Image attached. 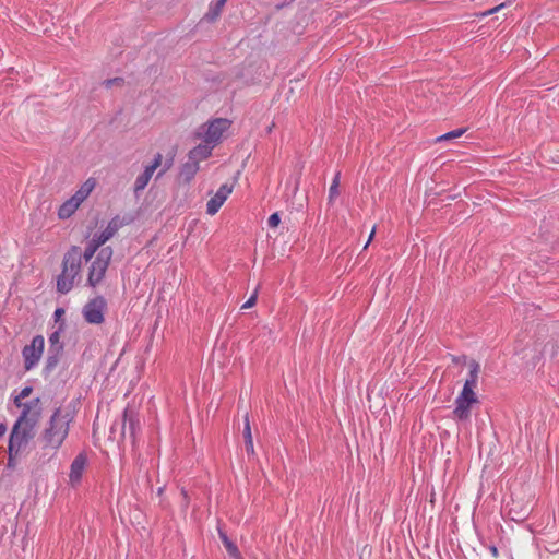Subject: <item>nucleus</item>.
<instances>
[{"label": "nucleus", "mask_w": 559, "mask_h": 559, "mask_svg": "<svg viewBox=\"0 0 559 559\" xmlns=\"http://www.w3.org/2000/svg\"><path fill=\"white\" fill-rule=\"evenodd\" d=\"M73 414L62 407H58L49 418L45 429L38 439L45 454L55 455L67 439L72 423Z\"/></svg>", "instance_id": "obj_1"}, {"label": "nucleus", "mask_w": 559, "mask_h": 559, "mask_svg": "<svg viewBox=\"0 0 559 559\" xmlns=\"http://www.w3.org/2000/svg\"><path fill=\"white\" fill-rule=\"evenodd\" d=\"M82 253L79 247L73 246L63 257L62 271L57 278V290L61 294L69 293L74 281L81 272Z\"/></svg>", "instance_id": "obj_2"}, {"label": "nucleus", "mask_w": 559, "mask_h": 559, "mask_svg": "<svg viewBox=\"0 0 559 559\" xmlns=\"http://www.w3.org/2000/svg\"><path fill=\"white\" fill-rule=\"evenodd\" d=\"M37 424L16 419L9 438V460L17 457L37 435Z\"/></svg>", "instance_id": "obj_3"}, {"label": "nucleus", "mask_w": 559, "mask_h": 559, "mask_svg": "<svg viewBox=\"0 0 559 559\" xmlns=\"http://www.w3.org/2000/svg\"><path fill=\"white\" fill-rule=\"evenodd\" d=\"M231 121L226 118H216L201 126L197 136L215 147L223 139L224 133L230 128Z\"/></svg>", "instance_id": "obj_4"}, {"label": "nucleus", "mask_w": 559, "mask_h": 559, "mask_svg": "<svg viewBox=\"0 0 559 559\" xmlns=\"http://www.w3.org/2000/svg\"><path fill=\"white\" fill-rule=\"evenodd\" d=\"M95 186V179L88 178L70 199L60 205L58 210L59 218L67 219L71 217L79 206L87 199Z\"/></svg>", "instance_id": "obj_5"}, {"label": "nucleus", "mask_w": 559, "mask_h": 559, "mask_svg": "<svg viewBox=\"0 0 559 559\" xmlns=\"http://www.w3.org/2000/svg\"><path fill=\"white\" fill-rule=\"evenodd\" d=\"M112 258V249L110 247L102 248L95 260L92 262L90 272H88V284L95 287L99 284L109 266V263Z\"/></svg>", "instance_id": "obj_6"}, {"label": "nucleus", "mask_w": 559, "mask_h": 559, "mask_svg": "<svg viewBox=\"0 0 559 559\" xmlns=\"http://www.w3.org/2000/svg\"><path fill=\"white\" fill-rule=\"evenodd\" d=\"M107 302L104 297L97 296L91 299L83 307L82 314L90 324H102L105 321V311Z\"/></svg>", "instance_id": "obj_7"}, {"label": "nucleus", "mask_w": 559, "mask_h": 559, "mask_svg": "<svg viewBox=\"0 0 559 559\" xmlns=\"http://www.w3.org/2000/svg\"><path fill=\"white\" fill-rule=\"evenodd\" d=\"M479 403L477 394H465L460 392L454 401L453 417L456 420H468L474 405Z\"/></svg>", "instance_id": "obj_8"}, {"label": "nucleus", "mask_w": 559, "mask_h": 559, "mask_svg": "<svg viewBox=\"0 0 559 559\" xmlns=\"http://www.w3.org/2000/svg\"><path fill=\"white\" fill-rule=\"evenodd\" d=\"M16 407L21 409L17 419L39 425L43 417V406L39 397L25 403H17Z\"/></svg>", "instance_id": "obj_9"}, {"label": "nucleus", "mask_w": 559, "mask_h": 559, "mask_svg": "<svg viewBox=\"0 0 559 559\" xmlns=\"http://www.w3.org/2000/svg\"><path fill=\"white\" fill-rule=\"evenodd\" d=\"M45 340L41 335L35 336L29 345L23 348V358L25 369L31 370L41 358L44 352Z\"/></svg>", "instance_id": "obj_10"}, {"label": "nucleus", "mask_w": 559, "mask_h": 559, "mask_svg": "<svg viewBox=\"0 0 559 559\" xmlns=\"http://www.w3.org/2000/svg\"><path fill=\"white\" fill-rule=\"evenodd\" d=\"M162 163H163V155L160 153H157L154 156L152 164L147 165L145 167L144 171L136 177L135 182H134V192L142 191L146 188V186L148 185L155 170L162 166Z\"/></svg>", "instance_id": "obj_11"}, {"label": "nucleus", "mask_w": 559, "mask_h": 559, "mask_svg": "<svg viewBox=\"0 0 559 559\" xmlns=\"http://www.w3.org/2000/svg\"><path fill=\"white\" fill-rule=\"evenodd\" d=\"M233 192V186L224 183L206 203V213L215 215Z\"/></svg>", "instance_id": "obj_12"}, {"label": "nucleus", "mask_w": 559, "mask_h": 559, "mask_svg": "<svg viewBox=\"0 0 559 559\" xmlns=\"http://www.w3.org/2000/svg\"><path fill=\"white\" fill-rule=\"evenodd\" d=\"M139 429V419L133 409L127 407L123 412L122 423L119 427V438L124 439L127 430L132 439L135 438L136 430Z\"/></svg>", "instance_id": "obj_13"}, {"label": "nucleus", "mask_w": 559, "mask_h": 559, "mask_svg": "<svg viewBox=\"0 0 559 559\" xmlns=\"http://www.w3.org/2000/svg\"><path fill=\"white\" fill-rule=\"evenodd\" d=\"M479 372H480L479 364L477 361L473 360L469 364L468 378L464 382L463 389L461 391L462 393H465V394H477L475 390H476L477 384H478Z\"/></svg>", "instance_id": "obj_14"}, {"label": "nucleus", "mask_w": 559, "mask_h": 559, "mask_svg": "<svg viewBox=\"0 0 559 559\" xmlns=\"http://www.w3.org/2000/svg\"><path fill=\"white\" fill-rule=\"evenodd\" d=\"M213 146L209 143L201 142L199 145L190 150L188 159L195 162L200 166L202 160L207 159L212 155Z\"/></svg>", "instance_id": "obj_15"}, {"label": "nucleus", "mask_w": 559, "mask_h": 559, "mask_svg": "<svg viewBox=\"0 0 559 559\" xmlns=\"http://www.w3.org/2000/svg\"><path fill=\"white\" fill-rule=\"evenodd\" d=\"M86 465V456L79 454L72 462L70 467L69 478L71 484H78L81 480L82 474Z\"/></svg>", "instance_id": "obj_16"}, {"label": "nucleus", "mask_w": 559, "mask_h": 559, "mask_svg": "<svg viewBox=\"0 0 559 559\" xmlns=\"http://www.w3.org/2000/svg\"><path fill=\"white\" fill-rule=\"evenodd\" d=\"M199 169L200 166L195 164V162L188 159L180 168L178 176L179 181L182 183H190Z\"/></svg>", "instance_id": "obj_17"}, {"label": "nucleus", "mask_w": 559, "mask_h": 559, "mask_svg": "<svg viewBox=\"0 0 559 559\" xmlns=\"http://www.w3.org/2000/svg\"><path fill=\"white\" fill-rule=\"evenodd\" d=\"M243 439H245V445H246L247 453L249 455H254L255 451H254V447H253V438H252L251 426H250V420H249L248 414H246V416H245Z\"/></svg>", "instance_id": "obj_18"}, {"label": "nucleus", "mask_w": 559, "mask_h": 559, "mask_svg": "<svg viewBox=\"0 0 559 559\" xmlns=\"http://www.w3.org/2000/svg\"><path fill=\"white\" fill-rule=\"evenodd\" d=\"M341 174L336 173L329 189V202L332 203L340 195Z\"/></svg>", "instance_id": "obj_19"}, {"label": "nucleus", "mask_w": 559, "mask_h": 559, "mask_svg": "<svg viewBox=\"0 0 559 559\" xmlns=\"http://www.w3.org/2000/svg\"><path fill=\"white\" fill-rule=\"evenodd\" d=\"M219 537L229 556L239 551L237 546L227 537L224 532H219Z\"/></svg>", "instance_id": "obj_20"}, {"label": "nucleus", "mask_w": 559, "mask_h": 559, "mask_svg": "<svg viewBox=\"0 0 559 559\" xmlns=\"http://www.w3.org/2000/svg\"><path fill=\"white\" fill-rule=\"evenodd\" d=\"M465 132V129H456V130H453V131H450L445 134H442L440 136L437 138V142H442V141H448V140H453V139H457L460 136H462Z\"/></svg>", "instance_id": "obj_21"}, {"label": "nucleus", "mask_w": 559, "mask_h": 559, "mask_svg": "<svg viewBox=\"0 0 559 559\" xmlns=\"http://www.w3.org/2000/svg\"><path fill=\"white\" fill-rule=\"evenodd\" d=\"M98 248H99L98 245L92 239L88 242L87 247L85 248L84 253L82 254V258H84L85 261H90L94 257V254L98 250Z\"/></svg>", "instance_id": "obj_22"}, {"label": "nucleus", "mask_w": 559, "mask_h": 559, "mask_svg": "<svg viewBox=\"0 0 559 559\" xmlns=\"http://www.w3.org/2000/svg\"><path fill=\"white\" fill-rule=\"evenodd\" d=\"M114 235V230L110 228L105 229L97 237L93 238V240L98 245V247L103 246L110 237Z\"/></svg>", "instance_id": "obj_23"}, {"label": "nucleus", "mask_w": 559, "mask_h": 559, "mask_svg": "<svg viewBox=\"0 0 559 559\" xmlns=\"http://www.w3.org/2000/svg\"><path fill=\"white\" fill-rule=\"evenodd\" d=\"M33 389L31 386H25L22 389V391L20 392V394L17 396H15L14 399V404L15 406H17V403H24L23 400L28 397L32 393Z\"/></svg>", "instance_id": "obj_24"}, {"label": "nucleus", "mask_w": 559, "mask_h": 559, "mask_svg": "<svg viewBox=\"0 0 559 559\" xmlns=\"http://www.w3.org/2000/svg\"><path fill=\"white\" fill-rule=\"evenodd\" d=\"M258 290L251 295V297L241 306V309H250L257 304Z\"/></svg>", "instance_id": "obj_25"}, {"label": "nucleus", "mask_w": 559, "mask_h": 559, "mask_svg": "<svg viewBox=\"0 0 559 559\" xmlns=\"http://www.w3.org/2000/svg\"><path fill=\"white\" fill-rule=\"evenodd\" d=\"M281 223V217L278 215V213H273L269 219H267V225L271 227V228H276Z\"/></svg>", "instance_id": "obj_26"}, {"label": "nucleus", "mask_w": 559, "mask_h": 559, "mask_svg": "<svg viewBox=\"0 0 559 559\" xmlns=\"http://www.w3.org/2000/svg\"><path fill=\"white\" fill-rule=\"evenodd\" d=\"M504 7H506V4L501 3V4L495 7V8L490 9V10H487V11L480 13L479 16L480 17H485V16L491 15L493 13H497V12L501 11Z\"/></svg>", "instance_id": "obj_27"}, {"label": "nucleus", "mask_w": 559, "mask_h": 559, "mask_svg": "<svg viewBox=\"0 0 559 559\" xmlns=\"http://www.w3.org/2000/svg\"><path fill=\"white\" fill-rule=\"evenodd\" d=\"M227 0H217L215 3V16L219 14Z\"/></svg>", "instance_id": "obj_28"}, {"label": "nucleus", "mask_w": 559, "mask_h": 559, "mask_svg": "<svg viewBox=\"0 0 559 559\" xmlns=\"http://www.w3.org/2000/svg\"><path fill=\"white\" fill-rule=\"evenodd\" d=\"M59 340H60V333L57 331V332H53L50 337H49V342L55 345L57 343H59Z\"/></svg>", "instance_id": "obj_29"}, {"label": "nucleus", "mask_w": 559, "mask_h": 559, "mask_svg": "<svg viewBox=\"0 0 559 559\" xmlns=\"http://www.w3.org/2000/svg\"><path fill=\"white\" fill-rule=\"evenodd\" d=\"M121 82H122V79H120V78H116V79H114V80H107V81L105 82V84H106V86H107V87H109V86H111L112 84H119V83H121Z\"/></svg>", "instance_id": "obj_30"}, {"label": "nucleus", "mask_w": 559, "mask_h": 559, "mask_svg": "<svg viewBox=\"0 0 559 559\" xmlns=\"http://www.w3.org/2000/svg\"><path fill=\"white\" fill-rule=\"evenodd\" d=\"M374 234H376V226H373L370 235H369V238H368V241L367 243L365 245L364 249H367V247L369 246V243L372 241L373 237H374Z\"/></svg>", "instance_id": "obj_31"}, {"label": "nucleus", "mask_w": 559, "mask_h": 559, "mask_svg": "<svg viewBox=\"0 0 559 559\" xmlns=\"http://www.w3.org/2000/svg\"><path fill=\"white\" fill-rule=\"evenodd\" d=\"M118 426H119L118 424H115V425H112V426H111V428H110V433H111V437H112L114 439L116 438V436H115V435H116V432H117Z\"/></svg>", "instance_id": "obj_32"}, {"label": "nucleus", "mask_w": 559, "mask_h": 559, "mask_svg": "<svg viewBox=\"0 0 559 559\" xmlns=\"http://www.w3.org/2000/svg\"><path fill=\"white\" fill-rule=\"evenodd\" d=\"M490 552L492 554V556L495 558H497L499 556L498 549L495 546L490 547Z\"/></svg>", "instance_id": "obj_33"}, {"label": "nucleus", "mask_w": 559, "mask_h": 559, "mask_svg": "<svg viewBox=\"0 0 559 559\" xmlns=\"http://www.w3.org/2000/svg\"><path fill=\"white\" fill-rule=\"evenodd\" d=\"M171 166V162L166 164L164 169L159 171L158 177L162 176L166 170H168Z\"/></svg>", "instance_id": "obj_34"}, {"label": "nucleus", "mask_w": 559, "mask_h": 559, "mask_svg": "<svg viewBox=\"0 0 559 559\" xmlns=\"http://www.w3.org/2000/svg\"><path fill=\"white\" fill-rule=\"evenodd\" d=\"M229 557H230V559H242V557H241L239 551H237L236 554L230 555Z\"/></svg>", "instance_id": "obj_35"}, {"label": "nucleus", "mask_w": 559, "mask_h": 559, "mask_svg": "<svg viewBox=\"0 0 559 559\" xmlns=\"http://www.w3.org/2000/svg\"><path fill=\"white\" fill-rule=\"evenodd\" d=\"M63 313H64V310H63V309H61V308H59V309H57V310L55 311V316H56V317H60V316H62Z\"/></svg>", "instance_id": "obj_36"}, {"label": "nucleus", "mask_w": 559, "mask_h": 559, "mask_svg": "<svg viewBox=\"0 0 559 559\" xmlns=\"http://www.w3.org/2000/svg\"><path fill=\"white\" fill-rule=\"evenodd\" d=\"M5 433V426L0 425V438Z\"/></svg>", "instance_id": "obj_37"}]
</instances>
